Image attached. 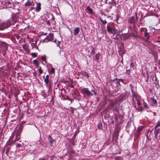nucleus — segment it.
I'll return each mask as SVG.
<instances>
[{
	"mask_svg": "<svg viewBox=\"0 0 160 160\" xmlns=\"http://www.w3.org/2000/svg\"><path fill=\"white\" fill-rule=\"evenodd\" d=\"M98 129H102V124L101 123H99L98 125Z\"/></svg>",
	"mask_w": 160,
	"mask_h": 160,
	"instance_id": "25",
	"label": "nucleus"
},
{
	"mask_svg": "<svg viewBox=\"0 0 160 160\" xmlns=\"http://www.w3.org/2000/svg\"><path fill=\"white\" fill-rule=\"evenodd\" d=\"M128 22L129 23H132L135 22L134 17L132 16L130 18L128 19Z\"/></svg>",
	"mask_w": 160,
	"mask_h": 160,
	"instance_id": "16",
	"label": "nucleus"
},
{
	"mask_svg": "<svg viewBox=\"0 0 160 160\" xmlns=\"http://www.w3.org/2000/svg\"><path fill=\"white\" fill-rule=\"evenodd\" d=\"M33 63L35 65L37 66H38L39 65L38 62L36 60H33Z\"/></svg>",
	"mask_w": 160,
	"mask_h": 160,
	"instance_id": "24",
	"label": "nucleus"
},
{
	"mask_svg": "<svg viewBox=\"0 0 160 160\" xmlns=\"http://www.w3.org/2000/svg\"><path fill=\"white\" fill-rule=\"evenodd\" d=\"M131 91L132 94V96L133 97H134L135 98H136L139 97L138 96V95L137 94L134 92V90L133 89H131Z\"/></svg>",
	"mask_w": 160,
	"mask_h": 160,
	"instance_id": "17",
	"label": "nucleus"
},
{
	"mask_svg": "<svg viewBox=\"0 0 160 160\" xmlns=\"http://www.w3.org/2000/svg\"><path fill=\"white\" fill-rule=\"evenodd\" d=\"M93 92H94V94L95 95H96V92H95L94 91Z\"/></svg>",
	"mask_w": 160,
	"mask_h": 160,
	"instance_id": "45",
	"label": "nucleus"
},
{
	"mask_svg": "<svg viewBox=\"0 0 160 160\" xmlns=\"http://www.w3.org/2000/svg\"><path fill=\"white\" fill-rule=\"evenodd\" d=\"M107 29L108 31L111 33H112L114 35H116L118 34L117 30L113 28L112 26H110V25H108L107 26Z\"/></svg>",
	"mask_w": 160,
	"mask_h": 160,
	"instance_id": "2",
	"label": "nucleus"
},
{
	"mask_svg": "<svg viewBox=\"0 0 160 160\" xmlns=\"http://www.w3.org/2000/svg\"><path fill=\"white\" fill-rule=\"evenodd\" d=\"M86 10H87V12L91 14L92 15H93L95 14L92 9L90 8L89 6H87L86 8Z\"/></svg>",
	"mask_w": 160,
	"mask_h": 160,
	"instance_id": "11",
	"label": "nucleus"
},
{
	"mask_svg": "<svg viewBox=\"0 0 160 160\" xmlns=\"http://www.w3.org/2000/svg\"><path fill=\"white\" fill-rule=\"evenodd\" d=\"M34 42L32 43H31L32 45V48H34V47H35L36 48H37V45H36V43L37 42V40H35V41H33Z\"/></svg>",
	"mask_w": 160,
	"mask_h": 160,
	"instance_id": "21",
	"label": "nucleus"
},
{
	"mask_svg": "<svg viewBox=\"0 0 160 160\" xmlns=\"http://www.w3.org/2000/svg\"><path fill=\"white\" fill-rule=\"evenodd\" d=\"M126 72L129 75H130V73H131V71L130 70V69H128V70H126Z\"/></svg>",
	"mask_w": 160,
	"mask_h": 160,
	"instance_id": "34",
	"label": "nucleus"
},
{
	"mask_svg": "<svg viewBox=\"0 0 160 160\" xmlns=\"http://www.w3.org/2000/svg\"><path fill=\"white\" fill-rule=\"evenodd\" d=\"M54 42H56V40H54Z\"/></svg>",
	"mask_w": 160,
	"mask_h": 160,
	"instance_id": "48",
	"label": "nucleus"
},
{
	"mask_svg": "<svg viewBox=\"0 0 160 160\" xmlns=\"http://www.w3.org/2000/svg\"><path fill=\"white\" fill-rule=\"evenodd\" d=\"M160 126V121L158 122L157 124L155 127V128L158 129V128Z\"/></svg>",
	"mask_w": 160,
	"mask_h": 160,
	"instance_id": "29",
	"label": "nucleus"
},
{
	"mask_svg": "<svg viewBox=\"0 0 160 160\" xmlns=\"http://www.w3.org/2000/svg\"><path fill=\"white\" fill-rule=\"evenodd\" d=\"M31 55L32 56L34 57H36L37 56L36 54L35 53H34V52L32 53L31 54Z\"/></svg>",
	"mask_w": 160,
	"mask_h": 160,
	"instance_id": "38",
	"label": "nucleus"
},
{
	"mask_svg": "<svg viewBox=\"0 0 160 160\" xmlns=\"http://www.w3.org/2000/svg\"><path fill=\"white\" fill-rule=\"evenodd\" d=\"M91 91L93 92H94V91L93 90H91Z\"/></svg>",
	"mask_w": 160,
	"mask_h": 160,
	"instance_id": "47",
	"label": "nucleus"
},
{
	"mask_svg": "<svg viewBox=\"0 0 160 160\" xmlns=\"http://www.w3.org/2000/svg\"><path fill=\"white\" fill-rule=\"evenodd\" d=\"M130 37V35L129 34H125L122 35L121 38L123 40H124L128 39Z\"/></svg>",
	"mask_w": 160,
	"mask_h": 160,
	"instance_id": "9",
	"label": "nucleus"
},
{
	"mask_svg": "<svg viewBox=\"0 0 160 160\" xmlns=\"http://www.w3.org/2000/svg\"><path fill=\"white\" fill-rule=\"evenodd\" d=\"M41 59L43 60V61L45 62L46 63V59L45 57L44 56H42L41 57Z\"/></svg>",
	"mask_w": 160,
	"mask_h": 160,
	"instance_id": "31",
	"label": "nucleus"
},
{
	"mask_svg": "<svg viewBox=\"0 0 160 160\" xmlns=\"http://www.w3.org/2000/svg\"><path fill=\"white\" fill-rule=\"evenodd\" d=\"M91 48H92V49L91 51V53L92 54H94L95 53V48H94L93 47H92Z\"/></svg>",
	"mask_w": 160,
	"mask_h": 160,
	"instance_id": "26",
	"label": "nucleus"
},
{
	"mask_svg": "<svg viewBox=\"0 0 160 160\" xmlns=\"http://www.w3.org/2000/svg\"><path fill=\"white\" fill-rule=\"evenodd\" d=\"M32 3H33V2H31V1L28 0L27 1V2L25 3L24 5L26 7L32 5Z\"/></svg>",
	"mask_w": 160,
	"mask_h": 160,
	"instance_id": "14",
	"label": "nucleus"
},
{
	"mask_svg": "<svg viewBox=\"0 0 160 160\" xmlns=\"http://www.w3.org/2000/svg\"><path fill=\"white\" fill-rule=\"evenodd\" d=\"M35 8L34 7H32L31 8V10H32L35 9Z\"/></svg>",
	"mask_w": 160,
	"mask_h": 160,
	"instance_id": "42",
	"label": "nucleus"
},
{
	"mask_svg": "<svg viewBox=\"0 0 160 160\" xmlns=\"http://www.w3.org/2000/svg\"><path fill=\"white\" fill-rule=\"evenodd\" d=\"M6 24H4V23L0 25V30H3L4 28H6Z\"/></svg>",
	"mask_w": 160,
	"mask_h": 160,
	"instance_id": "19",
	"label": "nucleus"
},
{
	"mask_svg": "<svg viewBox=\"0 0 160 160\" xmlns=\"http://www.w3.org/2000/svg\"><path fill=\"white\" fill-rule=\"evenodd\" d=\"M4 24L6 25V28L9 27L11 25V22H8L7 23H5Z\"/></svg>",
	"mask_w": 160,
	"mask_h": 160,
	"instance_id": "27",
	"label": "nucleus"
},
{
	"mask_svg": "<svg viewBox=\"0 0 160 160\" xmlns=\"http://www.w3.org/2000/svg\"><path fill=\"white\" fill-rule=\"evenodd\" d=\"M159 129H156L155 128L154 130V138L157 139H159V138H158V135L159 132Z\"/></svg>",
	"mask_w": 160,
	"mask_h": 160,
	"instance_id": "8",
	"label": "nucleus"
},
{
	"mask_svg": "<svg viewBox=\"0 0 160 160\" xmlns=\"http://www.w3.org/2000/svg\"><path fill=\"white\" fill-rule=\"evenodd\" d=\"M55 69L54 68H52L51 69V72L52 73H55Z\"/></svg>",
	"mask_w": 160,
	"mask_h": 160,
	"instance_id": "33",
	"label": "nucleus"
},
{
	"mask_svg": "<svg viewBox=\"0 0 160 160\" xmlns=\"http://www.w3.org/2000/svg\"><path fill=\"white\" fill-rule=\"evenodd\" d=\"M35 11L37 12H39L41 9V4L40 2H37L36 4V7L35 8Z\"/></svg>",
	"mask_w": 160,
	"mask_h": 160,
	"instance_id": "7",
	"label": "nucleus"
},
{
	"mask_svg": "<svg viewBox=\"0 0 160 160\" xmlns=\"http://www.w3.org/2000/svg\"><path fill=\"white\" fill-rule=\"evenodd\" d=\"M82 90L83 93H86L88 96L92 95V94L87 88H83L82 89Z\"/></svg>",
	"mask_w": 160,
	"mask_h": 160,
	"instance_id": "5",
	"label": "nucleus"
},
{
	"mask_svg": "<svg viewBox=\"0 0 160 160\" xmlns=\"http://www.w3.org/2000/svg\"><path fill=\"white\" fill-rule=\"evenodd\" d=\"M67 99H68V100H70V99H69V97L68 96H67Z\"/></svg>",
	"mask_w": 160,
	"mask_h": 160,
	"instance_id": "44",
	"label": "nucleus"
},
{
	"mask_svg": "<svg viewBox=\"0 0 160 160\" xmlns=\"http://www.w3.org/2000/svg\"><path fill=\"white\" fill-rule=\"evenodd\" d=\"M115 80L117 81V82L118 83V84L119 85H120V82H119L120 81H121V82H123V79H118L117 78H116L115 79H114V80L113 81H115Z\"/></svg>",
	"mask_w": 160,
	"mask_h": 160,
	"instance_id": "18",
	"label": "nucleus"
},
{
	"mask_svg": "<svg viewBox=\"0 0 160 160\" xmlns=\"http://www.w3.org/2000/svg\"><path fill=\"white\" fill-rule=\"evenodd\" d=\"M128 92H125L123 93L122 94H121L120 96V99L121 100H122L124 99H126L127 98H128Z\"/></svg>",
	"mask_w": 160,
	"mask_h": 160,
	"instance_id": "6",
	"label": "nucleus"
},
{
	"mask_svg": "<svg viewBox=\"0 0 160 160\" xmlns=\"http://www.w3.org/2000/svg\"><path fill=\"white\" fill-rule=\"evenodd\" d=\"M81 74L82 75L88 78L89 77V76L88 73L85 71H82L81 72Z\"/></svg>",
	"mask_w": 160,
	"mask_h": 160,
	"instance_id": "15",
	"label": "nucleus"
},
{
	"mask_svg": "<svg viewBox=\"0 0 160 160\" xmlns=\"http://www.w3.org/2000/svg\"><path fill=\"white\" fill-rule=\"evenodd\" d=\"M159 64H160V61H159Z\"/></svg>",
	"mask_w": 160,
	"mask_h": 160,
	"instance_id": "49",
	"label": "nucleus"
},
{
	"mask_svg": "<svg viewBox=\"0 0 160 160\" xmlns=\"http://www.w3.org/2000/svg\"><path fill=\"white\" fill-rule=\"evenodd\" d=\"M136 100H137V102H138V101H140L139 99V97H138V98H135Z\"/></svg>",
	"mask_w": 160,
	"mask_h": 160,
	"instance_id": "41",
	"label": "nucleus"
},
{
	"mask_svg": "<svg viewBox=\"0 0 160 160\" xmlns=\"http://www.w3.org/2000/svg\"><path fill=\"white\" fill-rule=\"evenodd\" d=\"M38 72L40 74H41L42 73V70L41 68H40L38 69Z\"/></svg>",
	"mask_w": 160,
	"mask_h": 160,
	"instance_id": "35",
	"label": "nucleus"
},
{
	"mask_svg": "<svg viewBox=\"0 0 160 160\" xmlns=\"http://www.w3.org/2000/svg\"><path fill=\"white\" fill-rule=\"evenodd\" d=\"M156 42H160V41H157Z\"/></svg>",
	"mask_w": 160,
	"mask_h": 160,
	"instance_id": "46",
	"label": "nucleus"
},
{
	"mask_svg": "<svg viewBox=\"0 0 160 160\" xmlns=\"http://www.w3.org/2000/svg\"><path fill=\"white\" fill-rule=\"evenodd\" d=\"M100 20L103 25H105L107 23V22L106 20H103L101 18H100Z\"/></svg>",
	"mask_w": 160,
	"mask_h": 160,
	"instance_id": "28",
	"label": "nucleus"
},
{
	"mask_svg": "<svg viewBox=\"0 0 160 160\" xmlns=\"http://www.w3.org/2000/svg\"><path fill=\"white\" fill-rule=\"evenodd\" d=\"M137 104L138 105V106L140 107L141 108H142L141 107V103L140 102V100L139 101H138L137 102Z\"/></svg>",
	"mask_w": 160,
	"mask_h": 160,
	"instance_id": "32",
	"label": "nucleus"
},
{
	"mask_svg": "<svg viewBox=\"0 0 160 160\" xmlns=\"http://www.w3.org/2000/svg\"><path fill=\"white\" fill-rule=\"evenodd\" d=\"M38 160H47V158H39Z\"/></svg>",
	"mask_w": 160,
	"mask_h": 160,
	"instance_id": "36",
	"label": "nucleus"
},
{
	"mask_svg": "<svg viewBox=\"0 0 160 160\" xmlns=\"http://www.w3.org/2000/svg\"><path fill=\"white\" fill-rule=\"evenodd\" d=\"M141 31H143L145 30V32L144 36L146 39L147 41H148L150 38V36L149 35V33L147 31V29L146 28H142L141 29Z\"/></svg>",
	"mask_w": 160,
	"mask_h": 160,
	"instance_id": "3",
	"label": "nucleus"
},
{
	"mask_svg": "<svg viewBox=\"0 0 160 160\" xmlns=\"http://www.w3.org/2000/svg\"><path fill=\"white\" fill-rule=\"evenodd\" d=\"M134 66V64L132 62L130 63V66L131 67H133Z\"/></svg>",
	"mask_w": 160,
	"mask_h": 160,
	"instance_id": "40",
	"label": "nucleus"
},
{
	"mask_svg": "<svg viewBox=\"0 0 160 160\" xmlns=\"http://www.w3.org/2000/svg\"><path fill=\"white\" fill-rule=\"evenodd\" d=\"M159 138H160V135L159 136Z\"/></svg>",
	"mask_w": 160,
	"mask_h": 160,
	"instance_id": "51",
	"label": "nucleus"
},
{
	"mask_svg": "<svg viewBox=\"0 0 160 160\" xmlns=\"http://www.w3.org/2000/svg\"><path fill=\"white\" fill-rule=\"evenodd\" d=\"M20 138V135L19 134L17 133L16 135V138H15V140L16 141H18Z\"/></svg>",
	"mask_w": 160,
	"mask_h": 160,
	"instance_id": "22",
	"label": "nucleus"
},
{
	"mask_svg": "<svg viewBox=\"0 0 160 160\" xmlns=\"http://www.w3.org/2000/svg\"><path fill=\"white\" fill-rule=\"evenodd\" d=\"M5 5L8 8H11L12 6V3L11 1H5Z\"/></svg>",
	"mask_w": 160,
	"mask_h": 160,
	"instance_id": "10",
	"label": "nucleus"
},
{
	"mask_svg": "<svg viewBox=\"0 0 160 160\" xmlns=\"http://www.w3.org/2000/svg\"><path fill=\"white\" fill-rule=\"evenodd\" d=\"M120 158L118 157H116L114 158L115 160H120Z\"/></svg>",
	"mask_w": 160,
	"mask_h": 160,
	"instance_id": "39",
	"label": "nucleus"
},
{
	"mask_svg": "<svg viewBox=\"0 0 160 160\" xmlns=\"http://www.w3.org/2000/svg\"><path fill=\"white\" fill-rule=\"evenodd\" d=\"M43 78L44 79V81L46 84V87L49 88H50L52 84V82L51 79L49 78V75H47L46 76L45 78L44 77Z\"/></svg>",
	"mask_w": 160,
	"mask_h": 160,
	"instance_id": "1",
	"label": "nucleus"
},
{
	"mask_svg": "<svg viewBox=\"0 0 160 160\" xmlns=\"http://www.w3.org/2000/svg\"><path fill=\"white\" fill-rule=\"evenodd\" d=\"M44 35H46V34H45V33H44Z\"/></svg>",
	"mask_w": 160,
	"mask_h": 160,
	"instance_id": "50",
	"label": "nucleus"
},
{
	"mask_svg": "<svg viewBox=\"0 0 160 160\" xmlns=\"http://www.w3.org/2000/svg\"><path fill=\"white\" fill-rule=\"evenodd\" d=\"M152 100V102L150 104V105L152 106H155V104L157 102L156 100L154 98V97H152L151 98Z\"/></svg>",
	"mask_w": 160,
	"mask_h": 160,
	"instance_id": "12",
	"label": "nucleus"
},
{
	"mask_svg": "<svg viewBox=\"0 0 160 160\" xmlns=\"http://www.w3.org/2000/svg\"><path fill=\"white\" fill-rule=\"evenodd\" d=\"M80 31V28H76L74 30V35L75 36L77 35Z\"/></svg>",
	"mask_w": 160,
	"mask_h": 160,
	"instance_id": "13",
	"label": "nucleus"
},
{
	"mask_svg": "<svg viewBox=\"0 0 160 160\" xmlns=\"http://www.w3.org/2000/svg\"><path fill=\"white\" fill-rule=\"evenodd\" d=\"M53 35L52 34H49L43 40V42H47L48 41H52L53 39Z\"/></svg>",
	"mask_w": 160,
	"mask_h": 160,
	"instance_id": "4",
	"label": "nucleus"
},
{
	"mask_svg": "<svg viewBox=\"0 0 160 160\" xmlns=\"http://www.w3.org/2000/svg\"><path fill=\"white\" fill-rule=\"evenodd\" d=\"M49 138H50L49 142L51 145L53 142L54 141V140L50 136H49Z\"/></svg>",
	"mask_w": 160,
	"mask_h": 160,
	"instance_id": "23",
	"label": "nucleus"
},
{
	"mask_svg": "<svg viewBox=\"0 0 160 160\" xmlns=\"http://www.w3.org/2000/svg\"><path fill=\"white\" fill-rule=\"evenodd\" d=\"M100 55V54L99 52H98L96 54L95 59L97 61H98L99 60Z\"/></svg>",
	"mask_w": 160,
	"mask_h": 160,
	"instance_id": "20",
	"label": "nucleus"
},
{
	"mask_svg": "<svg viewBox=\"0 0 160 160\" xmlns=\"http://www.w3.org/2000/svg\"><path fill=\"white\" fill-rule=\"evenodd\" d=\"M143 105L144 107L148 109L149 108L148 105L147 104V103L145 102H143Z\"/></svg>",
	"mask_w": 160,
	"mask_h": 160,
	"instance_id": "30",
	"label": "nucleus"
},
{
	"mask_svg": "<svg viewBox=\"0 0 160 160\" xmlns=\"http://www.w3.org/2000/svg\"><path fill=\"white\" fill-rule=\"evenodd\" d=\"M16 146L17 148H19L21 146V144L20 143H16Z\"/></svg>",
	"mask_w": 160,
	"mask_h": 160,
	"instance_id": "37",
	"label": "nucleus"
},
{
	"mask_svg": "<svg viewBox=\"0 0 160 160\" xmlns=\"http://www.w3.org/2000/svg\"><path fill=\"white\" fill-rule=\"evenodd\" d=\"M135 16H136V17L137 19H138V17H137V13H135Z\"/></svg>",
	"mask_w": 160,
	"mask_h": 160,
	"instance_id": "43",
	"label": "nucleus"
}]
</instances>
